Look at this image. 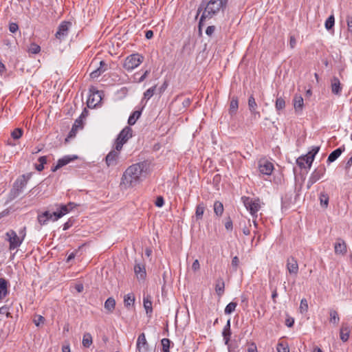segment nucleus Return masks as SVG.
<instances>
[{
  "mask_svg": "<svg viewBox=\"0 0 352 352\" xmlns=\"http://www.w3.org/2000/svg\"><path fill=\"white\" fill-rule=\"evenodd\" d=\"M148 173V165L146 162L133 164L123 173L120 186L125 189L132 188L140 184Z\"/></svg>",
  "mask_w": 352,
  "mask_h": 352,
  "instance_id": "nucleus-1",
  "label": "nucleus"
},
{
  "mask_svg": "<svg viewBox=\"0 0 352 352\" xmlns=\"http://www.w3.org/2000/svg\"><path fill=\"white\" fill-rule=\"evenodd\" d=\"M221 7V0H210L206 6L204 5H201L197 10V14H199L202 11L203 8H204V11L203 12L199 22V29L203 25L204 20L207 18L212 17L220 10Z\"/></svg>",
  "mask_w": 352,
  "mask_h": 352,
  "instance_id": "nucleus-2",
  "label": "nucleus"
},
{
  "mask_svg": "<svg viewBox=\"0 0 352 352\" xmlns=\"http://www.w3.org/2000/svg\"><path fill=\"white\" fill-rule=\"evenodd\" d=\"M26 236V228L23 227L19 232V234L13 230L6 233V240L9 242V250H14L18 248L24 241Z\"/></svg>",
  "mask_w": 352,
  "mask_h": 352,
  "instance_id": "nucleus-3",
  "label": "nucleus"
},
{
  "mask_svg": "<svg viewBox=\"0 0 352 352\" xmlns=\"http://www.w3.org/2000/svg\"><path fill=\"white\" fill-rule=\"evenodd\" d=\"M242 202L245 208L250 212L253 218H257L258 212L261 208V202L258 198H251L249 197H242Z\"/></svg>",
  "mask_w": 352,
  "mask_h": 352,
  "instance_id": "nucleus-4",
  "label": "nucleus"
},
{
  "mask_svg": "<svg viewBox=\"0 0 352 352\" xmlns=\"http://www.w3.org/2000/svg\"><path fill=\"white\" fill-rule=\"evenodd\" d=\"M144 60V57L139 54H133L127 56L124 62L123 67L127 71H132L138 67Z\"/></svg>",
  "mask_w": 352,
  "mask_h": 352,
  "instance_id": "nucleus-5",
  "label": "nucleus"
},
{
  "mask_svg": "<svg viewBox=\"0 0 352 352\" xmlns=\"http://www.w3.org/2000/svg\"><path fill=\"white\" fill-rule=\"evenodd\" d=\"M319 150V146H314L311 151H310L307 155L301 156L297 159V164L300 168H305V164H307L308 167L310 168L314 160L315 155L318 153Z\"/></svg>",
  "mask_w": 352,
  "mask_h": 352,
  "instance_id": "nucleus-6",
  "label": "nucleus"
},
{
  "mask_svg": "<svg viewBox=\"0 0 352 352\" xmlns=\"http://www.w3.org/2000/svg\"><path fill=\"white\" fill-rule=\"evenodd\" d=\"M133 131L130 126H125L118 134L115 146L117 150H122L123 145L132 137Z\"/></svg>",
  "mask_w": 352,
  "mask_h": 352,
  "instance_id": "nucleus-7",
  "label": "nucleus"
},
{
  "mask_svg": "<svg viewBox=\"0 0 352 352\" xmlns=\"http://www.w3.org/2000/svg\"><path fill=\"white\" fill-rule=\"evenodd\" d=\"M102 100V93L95 89H90V94L87 101L89 108L96 107Z\"/></svg>",
  "mask_w": 352,
  "mask_h": 352,
  "instance_id": "nucleus-8",
  "label": "nucleus"
},
{
  "mask_svg": "<svg viewBox=\"0 0 352 352\" xmlns=\"http://www.w3.org/2000/svg\"><path fill=\"white\" fill-rule=\"evenodd\" d=\"M121 150H117L116 146L107 154L105 157V162L108 167L114 166L117 164Z\"/></svg>",
  "mask_w": 352,
  "mask_h": 352,
  "instance_id": "nucleus-9",
  "label": "nucleus"
},
{
  "mask_svg": "<svg viewBox=\"0 0 352 352\" xmlns=\"http://www.w3.org/2000/svg\"><path fill=\"white\" fill-rule=\"evenodd\" d=\"M258 169L261 173L270 175L274 170V165L267 160L261 159L258 162Z\"/></svg>",
  "mask_w": 352,
  "mask_h": 352,
  "instance_id": "nucleus-10",
  "label": "nucleus"
},
{
  "mask_svg": "<svg viewBox=\"0 0 352 352\" xmlns=\"http://www.w3.org/2000/svg\"><path fill=\"white\" fill-rule=\"evenodd\" d=\"M326 171V168L324 166L320 167L319 168L316 169L310 175L309 180L307 182L308 188H310L314 184H315L317 181L321 179Z\"/></svg>",
  "mask_w": 352,
  "mask_h": 352,
  "instance_id": "nucleus-11",
  "label": "nucleus"
},
{
  "mask_svg": "<svg viewBox=\"0 0 352 352\" xmlns=\"http://www.w3.org/2000/svg\"><path fill=\"white\" fill-rule=\"evenodd\" d=\"M70 26L71 23L67 21L62 22L56 33V38L60 41L63 40L67 36Z\"/></svg>",
  "mask_w": 352,
  "mask_h": 352,
  "instance_id": "nucleus-12",
  "label": "nucleus"
},
{
  "mask_svg": "<svg viewBox=\"0 0 352 352\" xmlns=\"http://www.w3.org/2000/svg\"><path fill=\"white\" fill-rule=\"evenodd\" d=\"M286 267L290 274L297 275L298 273V264L294 256H289L287 259Z\"/></svg>",
  "mask_w": 352,
  "mask_h": 352,
  "instance_id": "nucleus-13",
  "label": "nucleus"
},
{
  "mask_svg": "<svg viewBox=\"0 0 352 352\" xmlns=\"http://www.w3.org/2000/svg\"><path fill=\"white\" fill-rule=\"evenodd\" d=\"M136 348L139 352H148V344L146 341L144 333H142L139 335L137 340Z\"/></svg>",
  "mask_w": 352,
  "mask_h": 352,
  "instance_id": "nucleus-14",
  "label": "nucleus"
},
{
  "mask_svg": "<svg viewBox=\"0 0 352 352\" xmlns=\"http://www.w3.org/2000/svg\"><path fill=\"white\" fill-rule=\"evenodd\" d=\"M248 107L250 111L252 116L256 118H259L261 117V113L257 111L258 105L256 102L255 98L253 96H250L248 99Z\"/></svg>",
  "mask_w": 352,
  "mask_h": 352,
  "instance_id": "nucleus-15",
  "label": "nucleus"
},
{
  "mask_svg": "<svg viewBox=\"0 0 352 352\" xmlns=\"http://www.w3.org/2000/svg\"><path fill=\"white\" fill-rule=\"evenodd\" d=\"M134 272L137 278L140 280H143L146 276L145 266L142 263H135L134 266Z\"/></svg>",
  "mask_w": 352,
  "mask_h": 352,
  "instance_id": "nucleus-16",
  "label": "nucleus"
},
{
  "mask_svg": "<svg viewBox=\"0 0 352 352\" xmlns=\"http://www.w3.org/2000/svg\"><path fill=\"white\" fill-rule=\"evenodd\" d=\"M53 212L50 213L49 211L43 212L37 217L38 222L41 226L46 225L50 221H53Z\"/></svg>",
  "mask_w": 352,
  "mask_h": 352,
  "instance_id": "nucleus-17",
  "label": "nucleus"
},
{
  "mask_svg": "<svg viewBox=\"0 0 352 352\" xmlns=\"http://www.w3.org/2000/svg\"><path fill=\"white\" fill-rule=\"evenodd\" d=\"M77 159L76 155H73L72 157L67 155L64 156L63 158L59 159L57 162L56 165L52 168V170L55 172L58 168L63 167L65 165H67L70 162L73 161L74 160Z\"/></svg>",
  "mask_w": 352,
  "mask_h": 352,
  "instance_id": "nucleus-18",
  "label": "nucleus"
},
{
  "mask_svg": "<svg viewBox=\"0 0 352 352\" xmlns=\"http://www.w3.org/2000/svg\"><path fill=\"white\" fill-rule=\"evenodd\" d=\"M331 91L333 94L340 96L342 92V86L340 80L337 77H333L331 80Z\"/></svg>",
  "mask_w": 352,
  "mask_h": 352,
  "instance_id": "nucleus-19",
  "label": "nucleus"
},
{
  "mask_svg": "<svg viewBox=\"0 0 352 352\" xmlns=\"http://www.w3.org/2000/svg\"><path fill=\"white\" fill-rule=\"evenodd\" d=\"M293 104L295 111L297 113H300L302 111L304 106V100L302 97L300 95L296 94L294 96Z\"/></svg>",
  "mask_w": 352,
  "mask_h": 352,
  "instance_id": "nucleus-20",
  "label": "nucleus"
},
{
  "mask_svg": "<svg viewBox=\"0 0 352 352\" xmlns=\"http://www.w3.org/2000/svg\"><path fill=\"white\" fill-rule=\"evenodd\" d=\"M100 67L96 69H94L91 74L90 77L91 78H98L99 76H100L103 72H104L107 70V65L104 60H100Z\"/></svg>",
  "mask_w": 352,
  "mask_h": 352,
  "instance_id": "nucleus-21",
  "label": "nucleus"
},
{
  "mask_svg": "<svg viewBox=\"0 0 352 352\" xmlns=\"http://www.w3.org/2000/svg\"><path fill=\"white\" fill-rule=\"evenodd\" d=\"M335 253L337 254L344 255L346 253V245L344 241L338 240L334 245Z\"/></svg>",
  "mask_w": 352,
  "mask_h": 352,
  "instance_id": "nucleus-22",
  "label": "nucleus"
},
{
  "mask_svg": "<svg viewBox=\"0 0 352 352\" xmlns=\"http://www.w3.org/2000/svg\"><path fill=\"white\" fill-rule=\"evenodd\" d=\"M69 212V209L68 208V206L61 205L58 211L53 212V215H54L53 221H57L58 219L61 218L62 217H63L64 215L67 214Z\"/></svg>",
  "mask_w": 352,
  "mask_h": 352,
  "instance_id": "nucleus-23",
  "label": "nucleus"
},
{
  "mask_svg": "<svg viewBox=\"0 0 352 352\" xmlns=\"http://www.w3.org/2000/svg\"><path fill=\"white\" fill-rule=\"evenodd\" d=\"M143 305L147 314L153 312L152 298L150 295L144 296Z\"/></svg>",
  "mask_w": 352,
  "mask_h": 352,
  "instance_id": "nucleus-24",
  "label": "nucleus"
},
{
  "mask_svg": "<svg viewBox=\"0 0 352 352\" xmlns=\"http://www.w3.org/2000/svg\"><path fill=\"white\" fill-rule=\"evenodd\" d=\"M8 283L6 279L0 278V301L8 294Z\"/></svg>",
  "mask_w": 352,
  "mask_h": 352,
  "instance_id": "nucleus-25",
  "label": "nucleus"
},
{
  "mask_svg": "<svg viewBox=\"0 0 352 352\" xmlns=\"http://www.w3.org/2000/svg\"><path fill=\"white\" fill-rule=\"evenodd\" d=\"M225 283L222 278H218L215 284V291L217 295L221 297L224 293Z\"/></svg>",
  "mask_w": 352,
  "mask_h": 352,
  "instance_id": "nucleus-26",
  "label": "nucleus"
},
{
  "mask_svg": "<svg viewBox=\"0 0 352 352\" xmlns=\"http://www.w3.org/2000/svg\"><path fill=\"white\" fill-rule=\"evenodd\" d=\"M239 107V101L236 97H233L231 98L229 108V113L230 115H234L236 113Z\"/></svg>",
  "mask_w": 352,
  "mask_h": 352,
  "instance_id": "nucleus-27",
  "label": "nucleus"
},
{
  "mask_svg": "<svg viewBox=\"0 0 352 352\" xmlns=\"http://www.w3.org/2000/svg\"><path fill=\"white\" fill-rule=\"evenodd\" d=\"M104 309L107 310L108 312L112 313L116 307V300L113 298L109 297L104 302Z\"/></svg>",
  "mask_w": 352,
  "mask_h": 352,
  "instance_id": "nucleus-28",
  "label": "nucleus"
},
{
  "mask_svg": "<svg viewBox=\"0 0 352 352\" xmlns=\"http://www.w3.org/2000/svg\"><path fill=\"white\" fill-rule=\"evenodd\" d=\"M342 149L341 148H338L331 152L327 159V162L331 163L336 160L342 154Z\"/></svg>",
  "mask_w": 352,
  "mask_h": 352,
  "instance_id": "nucleus-29",
  "label": "nucleus"
},
{
  "mask_svg": "<svg viewBox=\"0 0 352 352\" xmlns=\"http://www.w3.org/2000/svg\"><path fill=\"white\" fill-rule=\"evenodd\" d=\"M231 332H230V321L228 320L226 325L225 326L223 331V336L225 340L226 344H228L230 341Z\"/></svg>",
  "mask_w": 352,
  "mask_h": 352,
  "instance_id": "nucleus-30",
  "label": "nucleus"
},
{
  "mask_svg": "<svg viewBox=\"0 0 352 352\" xmlns=\"http://www.w3.org/2000/svg\"><path fill=\"white\" fill-rule=\"evenodd\" d=\"M205 211V206L203 203L198 204L196 207L195 217L197 220H200L203 218Z\"/></svg>",
  "mask_w": 352,
  "mask_h": 352,
  "instance_id": "nucleus-31",
  "label": "nucleus"
},
{
  "mask_svg": "<svg viewBox=\"0 0 352 352\" xmlns=\"http://www.w3.org/2000/svg\"><path fill=\"white\" fill-rule=\"evenodd\" d=\"M142 114V111H135L129 118L128 124L129 125H133L136 121L140 118Z\"/></svg>",
  "mask_w": 352,
  "mask_h": 352,
  "instance_id": "nucleus-32",
  "label": "nucleus"
},
{
  "mask_svg": "<svg viewBox=\"0 0 352 352\" xmlns=\"http://www.w3.org/2000/svg\"><path fill=\"white\" fill-rule=\"evenodd\" d=\"M319 199H320V205L322 207H324L325 208L328 207L329 197V195L326 192H320V196H319Z\"/></svg>",
  "mask_w": 352,
  "mask_h": 352,
  "instance_id": "nucleus-33",
  "label": "nucleus"
},
{
  "mask_svg": "<svg viewBox=\"0 0 352 352\" xmlns=\"http://www.w3.org/2000/svg\"><path fill=\"white\" fill-rule=\"evenodd\" d=\"M329 321L333 324L337 325L340 321L338 314L336 310L331 309L329 312Z\"/></svg>",
  "mask_w": 352,
  "mask_h": 352,
  "instance_id": "nucleus-34",
  "label": "nucleus"
},
{
  "mask_svg": "<svg viewBox=\"0 0 352 352\" xmlns=\"http://www.w3.org/2000/svg\"><path fill=\"white\" fill-rule=\"evenodd\" d=\"M92 342L93 341L91 334L89 333H85L82 341V345L86 348H89L91 345Z\"/></svg>",
  "mask_w": 352,
  "mask_h": 352,
  "instance_id": "nucleus-35",
  "label": "nucleus"
},
{
  "mask_svg": "<svg viewBox=\"0 0 352 352\" xmlns=\"http://www.w3.org/2000/svg\"><path fill=\"white\" fill-rule=\"evenodd\" d=\"M214 212L217 216H221L223 212V204L219 201H217L214 204Z\"/></svg>",
  "mask_w": 352,
  "mask_h": 352,
  "instance_id": "nucleus-36",
  "label": "nucleus"
},
{
  "mask_svg": "<svg viewBox=\"0 0 352 352\" xmlns=\"http://www.w3.org/2000/svg\"><path fill=\"white\" fill-rule=\"evenodd\" d=\"M285 107V101L282 97H278L276 100L275 108L277 111L284 109Z\"/></svg>",
  "mask_w": 352,
  "mask_h": 352,
  "instance_id": "nucleus-37",
  "label": "nucleus"
},
{
  "mask_svg": "<svg viewBox=\"0 0 352 352\" xmlns=\"http://www.w3.org/2000/svg\"><path fill=\"white\" fill-rule=\"evenodd\" d=\"M135 298L133 294H128L124 297V302L126 307H129L134 303Z\"/></svg>",
  "mask_w": 352,
  "mask_h": 352,
  "instance_id": "nucleus-38",
  "label": "nucleus"
},
{
  "mask_svg": "<svg viewBox=\"0 0 352 352\" xmlns=\"http://www.w3.org/2000/svg\"><path fill=\"white\" fill-rule=\"evenodd\" d=\"M335 23V18L333 14L330 15L325 21V28L328 30H331Z\"/></svg>",
  "mask_w": 352,
  "mask_h": 352,
  "instance_id": "nucleus-39",
  "label": "nucleus"
},
{
  "mask_svg": "<svg viewBox=\"0 0 352 352\" xmlns=\"http://www.w3.org/2000/svg\"><path fill=\"white\" fill-rule=\"evenodd\" d=\"M237 303L234 302H230L225 308L224 312L226 314H232L236 309Z\"/></svg>",
  "mask_w": 352,
  "mask_h": 352,
  "instance_id": "nucleus-40",
  "label": "nucleus"
},
{
  "mask_svg": "<svg viewBox=\"0 0 352 352\" xmlns=\"http://www.w3.org/2000/svg\"><path fill=\"white\" fill-rule=\"evenodd\" d=\"M349 338V331L346 328L342 327L340 329V339L343 342H346L348 340Z\"/></svg>",
  "mask_w": 352,
  "mask_h": 352,
  "instance_id": "nucleus-41",
  "label": "nucleus"
},
{
  "mask_svg": "<svg viewBox=\"0 0 352 352\" xmlns=\"http://www.w3.org/2000/svg\"><path fill=\"white\" fill-rule=\"evenodd\" d=\"M155 88L156 87L155 86H153L151 88H149L148 89H147L144 93V98H143V100L144 99H146V100H149L154 94L155 93Z\"/></svg>",
  "mask_w": 352,
  "mask_h": 352,
  "instance_id": "nucleus-42",
  "label": "nucleus"
},
{
  "mask_svg": "<svg viewBox=\"0 0 352 352\" xmlns=\"http://www.w3.org/2000/svg\"><path fill=\"white\" fill-rule=\"evenodd\" d=\"M308 302L305 298H302L300 301L299 310L300 313H306L308 311Z\"/></svg>",
  "mask_w": 352,
  "mask_h": 352,
  "instance_id": "nucleus-43",
  "label": "nucleus"
},
{
  "mask_svg": "<svg viewBox=\"0 0 352 352\" xmlns=\"http://www.w3.org/2000/svg\"><path fill=\"white\" fill-rule=\"evenodd\" d=\"M170 342V340L168 338H163L161 340L162 345V352H169Z\"/></svg>",
  "mask_w": 352,
  "mask_h": 352,
  "instance_id": "nucleus-44",
  "label": "nucleus"
},
{
  "mask_svg": "<svg viewBox=\"0 0 352 352\" xmlns=\"http://www.w3.org/2000/svg\"><path fill=\"white\" fill-rule=\"evenodd\" d=\"M80 125V122H78V120H76L74 124L73 125L72 130L69 132V138H72L76 135V133Z\"/></svg>",
  "mask_w": 352,
  "mask_h": 352,
  "instance_id": "nucleus-45",
  "label": "nucleus"
},
{
  "mask_svg": "<svg viewBox=\"0 0 352 352\" xmlns=\"http://www.w3.org/2000/svg\"><path fill=\"white\" fill-rule=\"evenodd\" d=\"M277 352H289L287 344L283 342H279L276 346Z\"/></svg>",
  "mask_w": 352,
  "mask_h": 352,
  "instance_id": "nucleus-46",
  "label": "nucleus"
},
{
  "mask_svg": "<svg viewBox=\"0 0 352 352\" xmlns=\"http://www.w3.org/2000/svg\"><path fill=\"white\" fill-rule=\"evenodd\" d=\"M40 46L35 43H31L28 48L29 52L32 54H38L40 52Z\"/></svg>",
  "mask_w": 352,
  "mask_h": 352,
  "instance_id": "nucleus-47",
  "label": "nucleus"
},
{
  "mask_svg": "<svg viewBox=\"0 0 352 352\" xmlns=\"http://www.w3.org/2000/svg\"><path fill=\"white\" fill-rule=\"evenodd\" d=\"M23 135V131L21 129H15L11 133L12 138L15 140L19 139Z\"/></svg>",
  "mask_w": 352,
  "mask_h": 352,
  "instance_id": "nucleus-48",
  "label": "nucleus"
},
{
  "mask_svg": "<svg viewBox=\"0 0 352 352\" xmlns=\"http://www.w3.org/2000/svg\"><path fill=\"white\" fill-rule=\"evenodd\" d=\"M0 314L6 315L8 318L10 317V312L9 307L4 305L0 307Z\"/></svg>",
  "mask_w": 352,
  "mask_h": 352,
  "instance_id": "nucleus-49",
  "label": "nucleus"
},
{
  "mask_svg": "<svg viewBox=\"0 0 352 352\" xmlns=\"http://www.w3.org/2000/svg\"><path fill=\"white\" fill-rule=\"evenodd\" d=\"M45 321V318L42 316H36L34 318V322L36 326L38 327L41 324H43Z\"/></svg>",
  "mask_w": 352,
  "mask_h": 352,
  "instance_id": "nucleus-50",
  "label": "nucleus"
},
{
  "mask_svg": "<svg viewBox=\"0 0 352 352\" xmlns=\"http://www.w3.org/2000/svg\"><path fill=\"white\" fill-rule=\"evenodd\" d=\"M164 204V198L161 196L157 197L156 199L155 203V206L157 207L160 208V207L163 206Z\"/></svg>",
  "mask_w": 352,
  "mask_h": 352,
  "instance_id": "nucleus-51",
  "label": "nucleus"
},
{
  "mask_svg": "<svg viewBox=\"0 0 352 352\" xmlns=\"http://www.w3.org/2000/svg\"><path fill=\"white\" fill-rule=\"evenodd\" d=\"M192 270L193 272H197L198 270H199L200 269V264H199V262L197 259L195 260L194 262L192 263V267H191Z\"/></svg>",
  "mask_w": 352,
  "mask_h": 352,
  "instance_id": "nucleus-52",
  "label": "nucleus"
},
{
  "mask_svg": "<svg viewBox=\"0 0 352 352\" xmlns=\"http://www.w3.org/2000/svg\"><path fill=\"white\" fill-rule=\"evenodd\" d=\"M239 265V259L238 258V256H234L232 258V266L234 267V270L236 271L238 266Z\"/></svg>",
  "mask_w": 352,
  "mask_h": 352,
  "instance_id": "nucleus-53",
  "label": "nucleus"
},
{
  "mask_svg": "<svg viewBox=\"0 0 352 352\" xmlns=\"http://www.w3.org/2000/svg\"><path fill=\"white\" fill-rule=\"evenodd\" d=\"M214 30H215L214 26H213V25L208 26L206 28V34L210 36L213 34V33L214 32Z\"/></svg>",
  "mask_w": 352,
  "mask_h": 352,
  "instance_id": "nucleus-54",
  "label": "nucleus"
},
{
  "mask_svg": "<svg viewBox=\"0 0 352 352\" xmlns=\"http://www.w3.org/2000/svg\"><path fill=\"white\" fill-rule=\"evenodd\" d=\"M19 29L18 25L15 23H12L10 24L9 30L11 32L14 33Z\"/></svg>",
  "mask_w": 352,
  "mask_h": 352,
  "instance_id": "nucleus-55",
  "label": "nucleus"
},
{
  "mask_svg": "<svg viewBox=\"0 0 352 352\" xmlns=\"http://www.w3.org/2000/svg\"><path fill=\"white\" fill-rule=\"evenodd\" d=\"M296 45V39L294 36H291L289 38V46L292 49H294Z\"/></svg>",
  "mask_w": 352,
  "mask_h": 352,
  "instance_id": "nucleus-56",
  "label": "nucleus"
},
{
  "mask_svg": "<svg viewBox=\"0 0 352 352\" xmlns=\"http://www.w3.org/2000/svg\"><path fill=\"white\" fill-rule=\"evenodd\" d=\"M225 227L228 230H232V221H231V219H229L226 221V222L225 223Z\"/></svg>",
  "mask_w": 352,
  "mask_h": 352,
  "instance_id": "nucleus-57",
  "label": "nucleus"
},
{
  "mask_svg": "<svg viewBox=\"0 0 352 352\" xmlns=\"http://www.w3.org/2000/svg\"><path fill=\"white\" fill-rule=\"evenodd\" d=\"M149 73H150V71H148V70L145 71L144 74L138 80H136V82H143L145 80V78L147 77V76L149 74Z\"/></svg>",
  "mask_w": 352,
  "mask_h": 352,
  "instance_id": "nucleus-58",
  "label": "nucleus"
},
{
  "mask_svg": "<svg viewBox=\"0 0 352 352\" xmlns=\"http://www.w3.org/2000/svg\"><path fill=\"white\" fill-rule=\"evenodd\" d=\"M346 21H347L348 30L349 32H352V17L348 16Z\"/></svg>",
  "mask_w": 352,
  "mask_h": 352,
  "instance_id": "nucleus-59",
  "label": "nucleus"
},
{
  "mask_svg": "<svg viewBox=\"0 0 352 352\" xmlns=\"http://www.w3.org/2000/svg\"><path fill=\"white\" fill-rule=\"evenodd\" d=\"M248 352H257V347L254 343H252L248 349Z\"/></svg>",
  "mask_w": 352,
  "mask_h": 352,
  "instance_id": "nucleus-60",
  "label": "nucleus"
},
{
  "mask_svg": "<svg viewBox=\"0 0 352 352\" xmlns=\"http://www.w3.org/2000/svg\"><path fill=\"white\" fill-rule=\"evenodd\" d=\"M145 36L147 39H150L153 36V32L152 30H147Z\"/></svg>",
  "mask_w": 352,
  "mask_h": 352,
  "instance_id": "nucleus-61",
  "label": "nucleus"
},
{
  "mask_svg": "<svg viewBox=\"0 0 352 352\" xmlns=\"http://www.w3.org/2000/svg\"><path fill=\"white\" fill-rule=\"evenodd\" d=\"M294 320L293 318H289L286 320V324L289 327H291L294 325Z\"/></svg>",
  "mask_w": 352,
  "mask_h": 352,
  "instance_id": "nucleus-62",
  "label": "nucleus"
},
{
  "mask_svg": "<svg viewBox=\"0 0 352 352\" xmlns=\"http://www.w3.org/2000/svg\"><path fill=\"white\" fill-rule=\"evenodd\" d=\"M83 285L82 284L76 285L75 289L78 293H80L83 291Z\"/></svg>",
  "mask_w": 352,
  "mask_h": 352,
  "instance_id": "nucleus-63",
  "label": "nucleus"
},
{
  "mask_svg": "<svg viewBox=\"0 0 352 352\" xmlns=\"http://www.w3.org/2000/svg\"><path fill=\"white\" fill-rule=\"evenodd\" d=\"M38 162L40 164L44 165L47 162V158L45 156H42L38 158Z\"/></svg>",
  "mask_w": 352,
  "mask_h": 352,
  "instance_id": "nucleus-64",
  "label": "nucleus"
}]
</instances>
